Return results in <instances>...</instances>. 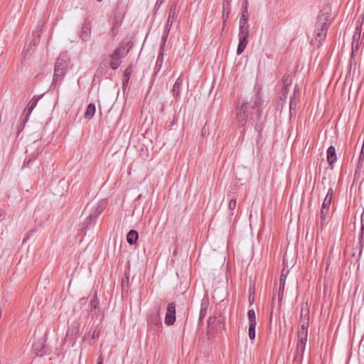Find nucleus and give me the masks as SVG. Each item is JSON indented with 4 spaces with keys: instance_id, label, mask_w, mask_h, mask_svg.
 <instances>
[{
    "instance_id": "nucleus-1",
    "label": "nucleus",
    "mask_w": 364,
    "mask_h": 364,
    "mask_svg": "<svg viewBox=\"0 0 364 364\" xmlns=\"http://www.w3.org/2000/svg\"><path fill=\"white\" fill-rule=\"evenodd\" d=\"M262 104L263 100L259 89L255 90L250 101L244 99L238 100L236 106V119L240 124V127H242L241 131L242 134L245 133V126L248 119L252 118L254 114H257V119L260 117Z\"/></svg>"
},
{
    "instance_id": "nucleus-30",
    "label": "nucleus",
    "mask_w": 364,
    "mask_h": 364,
    "mask_svg": "<svg viewBox=\"0 0 364 364\" xmlns=\"http://www.w3.org/2000/svg\"><path fill=\"white\" fill-rule=\"evenodd\" d=\"M298 341L299 342H307L308 331L299 330L297 333Z\"/></svg>"
},
{
    "instance_id": "nucleus-45",
    "label": "nucleus",
    "mask_w": 364,
    "mask_h": 364,
    "mask_svg": "<svg viewBox=\"0 0 364 364\" xmlns=\"http://www.w3.org/2000/svg\"><path fill=\"white\" fill-rule=\"evenodd\" d=\"M35 160V159H29L28 161H25L23 162V164L22 166V168H24L26 167H29L30 164L33 162Z\"/></svg>"
},
{
    "instance_id": "nucleus-10",
    "label": "nucleus",
    "mask_w": 364,
    "mask_h": 364,
    "mask_svg": "<svg viewBox=\"0 0 364 364\" xmlns=\"http://www.w3.org/2000/svg\"><path fill=\"white\" fill-rule=\"evenodd\" d=\"M70 61L65 55H60L55 62V68L67 71Z\"/></svg>"
},
{
    "instance_id": "nucleus-35",
    "label": "nucleus",
    "mask_w": 364,
    "mask_h": 364,
    "mask_svg": "<svg viewBox=\"0 0 364 364\" xmlns=\"http://www.w3.org/2000/svg\"><path fill=\"white\" fill-rule=\"evenodd\" d=\"M289 91V88H287V87L282 88L281 96H280V100L282 101H285L287 100Z\"/></svg>"
},
{
    "instance_id": "nucleus-39",
    "label": "nucleus",
    "mask_w": 364,
    "mask_h": 364,
    "mask_svg": "<svg viewBox=\"0 0 364 364\" xmlns=\"http://www.w3.org/2000/svg\"><path fill=\"white\" fill-rule=\"evenodd\" d=\"M360 31L355 32L353 36L352 43H359Z\"/></svg>"
},
{
    "instance_id": "nucleus-16",
    "label": "nucleus",
    "mask_w": 364,
    "mask_h": 364,
    "mask_svg": "<svg viewBox=\"0 0 364 364\" xmlns=\"http://www.w3.org/2000/svg\"><path fill=\"white\" fill-rule=\"evenodd\" d=\"M132 73H133V65H129L125 69V70L124 72V74H123V76H122V87H123V89H124L125 87H127L128 85V83H129V79H130V76H131Z\"/></svg>"
},
{
    "instance_id": "nucleus-56",
    "label": "nucleus",
    "mask_w": 364,
    "mask_h": 364,
    "mask_svg": "<svg viewBox=\"0 0 364 364\" xmlns=\"http://www.w3.org/2000/svg\"><path fill=\"white\" fill-rule=\"evenodd\" d=\"M102 362H103V360L101 357H100L98 359H97V364H102Z\"/></svg>"
},
{
    "instance_id": "nucleus-28",
    "label": "nucleus",
    "mask_w": 364,
    "mask_h": 364,
    "mask_svg": "<svg viewBox=\"0 0 364 364\" xmlns=\"http://www.w3.org/2000/svg\"><path fill=\"white\" fill-rule=\"evenodd\" d=\"M98 306H99V301L97 300V294H95L90 301V304H89L90 311H92L93 310H95L96 309L98 308Z\"/></svg>"
},
{
    "instance_id": "nucleus-25",
    "label": "nucleus",
    "mask_w": 364,
    "mask_h": 364,
    "mask_svg": "<svg viewBox=\"0 0 364 364\" xmlns=\"http://www.w3.org/2000/svg\"><path fill=\"white\" fill-rule=\"evenodd\" d=\"M300 319H309V309L307 304L301 305Z\"/></svg>"
},
{
    "instance_id": "nucleus-44",
    "label": "nucleus",
    "mask_w": 364,
    "mask_h": 364,
    "mask_svg": "<svg viewBox=\"0 0 364 364\" xmlns=\"http://www.w3.org/2000/svg\"><path fill=\"white\" fill-rule=\"evenodd\" d=\"M359 48V43H352V53L351 55L353 56L354 53L356 52Z\"/></svg>"
},
{
    "instance_id": "nucleus-4",
    "label": "nucleus",
    "mask_w": 364,
    "mask_h": 364,
    "mask_svg": "<svg viewBox=\"0 0 364 364\" xmlns=\"http://www.w3.org/2000/svg\"><path fill=\"white\" fill-rule=\"evenodd\" d=\"M176 307L175 302L171 301L167 304L164 318V323L166 326H172L176 322Z\"/></svg>"
},
{
    "instance_id": "nucleus-40",
    "label": "nucleus",
    "mask_w": 364,
    "mask_h": 364,
    "mask_svg": "<svg viewBox=\"0 0 364 364\" xmlns=\"http://www.w3.org/2000/svg\"><path fill=\"white\" fill-rule=\"evenodd\" d=\"M331 201L332 198L325 197L322 204V207H323V209L328 207L330 208Z\"/></svg>"
},
{
    "instance_id": "nucleus-8",
    "label": "nucleus",
    "mask_w": 364,
    "mask_h": 364,
    "mask_svg": "<svg viewBox=\"0 0 364 364\" xmlns=\"http://www.w3.org/2000/svg\"><path fill=\"white\" fill-rule=\"evenodd\" d=\"M326 158L330 168L333 169L337 161L336 151L334 146L331 145L328 148Z\"/></svg>"
},
{
    "instance_id": "nucleus-38",
    "label": "nucleus",
    "mask_w": 364,
    "mask_h": 364,
    "mask_svg": "<svg viewBox=\"0 0 364 364\" xmlns=\"http://www.w3.org/2000/svg\"><path fill=\"white\" fill-rule=\"evenodd\" d=\"M122 287L123 290L125 289V287H127V289L129 288V277L126 274L122 278Z\"/></svg>"
},
{
    "instance_id": "nucleus-12",
    "label": "nucleus",
    "mask_w": 364,
    "mask_h": 364,
    "mask_svg": "<svg viewBox=\"0 0 364 364\" xmlns=\"http://www.w3.org/2000/svg\"><path fill=\"white\" fill-rule=\"evenodd\" d=\"M122 25V18L120 16H114L112 21V26L110 30L112 38H114L119 30Z\"/></svg>"
},
{
    "instance_id": "nucleus-14",
    "label": "nucleus",
    "mask_w": 364,
    "mask_h": 364,
    "mask_svg": "<svg viewBox=\"0 0 364 364\" xmlns=\"http://www.w3.org/2000/svg\"><path fill=\"white\" fill-rule=\"evenodd\" d=\"M209 306V299L208 296H204L200 303V310L199 315V322L206 316Z\"/></svg>"
},
{
    "instance_id": "nucleus-33",
    "label": "nucleus",
    "mask_w": 364,
    "mask_h": 364,
    "mask_svg": "<svg viewBox=\"0 0 364 364\" xmlns=\"http://www.w3.org/2000/svg\"><path fill=\"white\" fill-rule=\"evenodd\" d=\"M309 319H300V328L299 330L308 331Z\"/></svg>"
},
{
    "instance_id": "nucleus-32",
    "label": "nucleus",
    "mask_w": 364,
    "mask_h": 364,
    "mask_svg": "<svg viewBox=\"0 0 364 364\" xmlns=\"http://www.w3.org/2000/svg\"><path fill=\"white\" fill-rule=\"evenodd\" d=\"M298 98L296 96L295 93L293 94L292 96L290 97V102H289V109L290 112L294 109H295L297 105Z\"/></svg>"
},
{
    "instance_id": "nucleus-43",
    "label": "nucleus",
    "mask_w": 364,
    "mask_h": 364,
    "mask_svg": "<svg viewBox=\"0 0 364 364\" xmlns=\"http://www.w3.org/2000/svg\"><path fill=\"white\" fill-rule=\"evenodd\" d=\"M99 336H100V330L97 329V327H96L92 332V338L95 339V338H99Z\"/></svg>"
},
{
    "instance_id": "nucleus-2",
    "label": "nucleus",
    "mask_w": 364,
    "mask_h": 364,
    "mask_svg": "<svg viewBox=\"0 0 364 364\" xmlns=\"http://www.w3.org/2000/svg\"><path fill=\"white\" fill-rule=\"evenodd\" d=\"M331 8L325 6L319 11L317 16L314 31V39H312V43L317 47L321 46L322 42L326 38L327 31L331 23Z\"/></svg>"
},
{
    "instance_id": "nucleus-51",
    "label": "nucleus",
    "mask_w": 364,
    "mask_h": 364,
    "mask_svg": "<svg viewBox=\"0 0 364 364\" xmlns=\"http://www.w3.org/2000/svg\"><path fill=\"white\" fill-rule=\"evenodd\" d=\"M360 218H361V231H363V230H364V210L363 211Z\"/></svg>"
},
{
    "instance_id": "nucleus-37",
    "label": "nucleus",
    "mask_w": 364,
    "mask_h": 364,
    "mask_svg": "<svg viewBox=\"0 0 364 364\" xmlns=\"http://www.w3.org/2000/svg\"><path fill=\"white\" fill-rule=\"evenodd\" d=\"M40 99V97H37V96H34L31 100V101L28 102V106L31 107V108L34 109L35 107L36 106L38 100Z\"/></svg>"
},
{
    "instance_id": "nucleus-49",
    "label": "nucleus",
    "mask_w": 364,
    "mask_h": 364,
    "mask_svg": "<svg viewBox=\"0 0 364 364\" xmlns=\"http://www.w3.org/2000/svg\"><path fill=\"white\" fill-rule=\"evenodd\" d=\"M333 194V190L332 188H328L327 194L326 196V198H332Z\"/></svg>"
},
{
    "instance_id": "nucleus-59",
    "label": "nucleus",
    "mask_w": 364,
    "mask_h": 364,
    "mask_svg": "<svg viewBox=\"0 0 364 364\" xmlns=\"http://www.w3.org/2000/svg\"><path fill=\"white\" fill-rule=\"evenodd\" d=\"M98 2H101L102 0H97Z\"/></svg>"
},
{
    "instance_id": "nucleus-50",
    "label": "nucleus",
    "mask_w": 364,
    "mask_h": 364,
    "mask_svg": "<svg viewBox=\"0 0 364 364\" xmlns=\"http://www.w3.org/2000/svg\"><path fill=\"white\" fill-rule=\"evenodd\" d=\"M6 216V213L2 209H0V222L2 221Z\"/></svg>"
},
{
    "instance_id": "nucleus-27",
    "label": "nucleus",
    "mask_w": 364,
    "mask_h": 364,
    "mask_svg": "<svg viewBox=\"0 0 364 364\" xmlns=\"http://www.w3.org/2000/svg\"><path fill=\"white\" fill-rule=\"evenodd\" d=\"M282 87H290L292 80L291 76L289 74H284L282 78Z\"/></svg>"
},
{
    "instance_id": "nucleus-11",
    "label": "nucleus",
    "mask_w": 364,
    "mask_h": 364,
    "mask_svg": "<svg viewBox=\"0 0 364 364\" xmlns=\"http://www.w3.org/2000/svg\"><path fill=\"white\" fill-rule=\"evenodd\" d=\"M102 209L98 210V208L92 213L90 214L87 218L85 219L84 223H85V229L90 228V227L95 223V221L96 218L98 217V215L102 212Z\"/></svg>"
},
{
    "instance_id": "nucleus-9",
    "label": "nucleus",
    "mask_w": 364,
    "mask_h": 364,
    "mask_svg": "<svg viewBox=\"0 0 364 364\" xmlns=\"http://www.w3.org/2000/svg\"><path fill=\"white\" fill-rule=\"evenodd\" d=\"M128 52L129 50H126L125 46L120 44L115 48L110 57L111 58H114L115 60H121L122 58L127 55Z\"/></svg>"
},
{
    "instance_id": "nucleus-29",
    "label": "nucleus",
    "mask_w": 364,
    "mask_h": 364,
    "mask_svg": "<svg viewBox=\"0 0 364 364\" xmlns=\"http://www.w3.org/2000/svg\"><path fill=\"white\" fill-rule=\"evenodd\" d=\"M247 317H248L249 324H250V323L257 324L255 312L253 309H249L247 311Z\"/></svg>"
},
{
    "instance_id": "nucleus-58",
    "label": "nucleus",
    "mask_w": 364,
    "mask_h": 364,
    "mask_svg": "<svg viewBox=\"0 0 364 364\" xmlns=\"http://www.w3.org/2000/svg\"><path fill=\"white\" fill-rule=\"evenodd\" d=\"M161 112H164V105H161Z\"/></svg>"
},
{
    "instance_id": "nucleus-3",
    "label": "nucleus",
    "mask_w": 364,
    "mask_h": 364,
    "mask_svg": "<svg viewBox=\"0 0 364 364\" xmlns=\"http://www.w3.org/2000/svg\"><path fill=\"white\" fill-rule=\"evenodd\" d=\"M146 321L149 331H152L154 333H159L162 331L163 324L161 318L160 307L149 313Z\"/></svg>"
},
{
    "instance_id": "nucleus-42",
    "label": "nucleus",
    "mask_w": 364,
    "mask_h": 364,
    "mask_svg": "<svg viewBox=\"0 0 364 364\" xmlns=\"http://www.w3.org/2000/svg\"><path fill=\"white\" fill-rule=\"evenodd\" d=\"M284 290V289H282V287L279 288L278 300H279V305L281 304V302L282 301Z\"/></svg>"
},
{
    "instance_id": "nucleus-20",
    "label": "nucleus",
    "mask_w": 364,
    "mask_h": 364,
    "mask_svg": "<svg viewBox=\"0 0 364 364\" xmlns=\"http://www.w3.org/2000/svg\"><path fill=\"white\" fill-rule=\"evenodd\" d=\"M248 23V12H247V1L246 0L245 4L242 7L241 16L240 18V23L247 24Z\"/></svg>"
},
{
    "instance_id": "nucleus-55",
    "label": "nucleus",
    "mask_w": 364,
    "mask_h": 364,
    "mask_svg": "<svg viewBox=\"0 0 364 364\" xmlns=\"http://www.w3.org/2000/svg\"><path fill=\"white\" fill-rule=\"evenodd\" d=\"M272 313H273V302L272 303V309H271V312H270V321H272Z\"/></svg>"
},
{
    "instance_id": "nucleus-24",
    "label": "nucleus",
    "mask_w": 364,
    "mask_h": 364,
    "mask_svg": "<svg viewBox=\"0 0 364 364\" xmlns=\"http://www.w3.org/2000/svg\"><path fill=\"white\" fill-rule=\"evenodd\" d=\"M249 24L240 23L238 36L249 37Z\"/></svg>"
},
{
    "instance_id": "nucleus-47",
    "label": "nucleus",
    "mask_w": 364,
    "mask_h": 364,
    "mask_svg": "<svg viewBox=\"0 0 364 364\" xmlns=\"http://www.w3.org/2000/svg\"><path fill=\"white\" fill-rule=\"evenodd\" d=\"M288 273H289V270L285 271V269H284L282 270V272L280 279H284L286 280L287 277V275H288Z\"/></svg>"
},
{
    "instance_id": "nucleus-7",
    "label": "nucleus",
    "mask_w": 364,
    "mask_h": 364,
    "mask_svg": "<svg viewBox=\"0 0 364 364\" xmlns=\"http://www.w3.org/2000/svg\"><path fill=\"white\" fill-rule=\"evenodd\" d=\"M33 348L36 355L41 357L50 353L49 348L46 346L43 341L36 342L33 344Z\"/></svg>"
},
{
    "instance_id": "nucleus-13",
    "label": "nucleus",
    "mask_w": 364,
    "mask_h": 364,
    "mask_svg": "<svg viewBox=\"0 0 364 364\" xmlns=\"http://www.w3.org/2000/svg\"><path fill=\"white\" fill-rule=\"evenodd\" d=\"M66 73V70L55 68L51 86L55 85L57 84H60Z\"/></svg>"
},
{
    "instance_id": "nucleus-36",
    "label": "nucleus",
    "mask_w": 364,
    "mask_h": 364,
    "mask_svg": "<svg viewBox=\"0 0 364 364\" xmlns=\"http://www.w3.org/2000/svg\"><path fill=\"white\" fill-rule=\"evenodd\" d=\"M236 205H237L236 198H230V200H229V203H228V208L231 211H232V210H234L235 209Z\"/></svg>"
},
{
    "instance_id": "nucleus-6",
    "label": "nucleus",
    "mask_w": 364,
    "mask_h": 364,
    "mask_svg": "<svg viewBox=\"0 0 364 364\" xmlns=\"http://www.w3.org/2000/svg\"><path fill=\"white\" fill-rule=\"evenodd\" d=\"M306 343L297 341L294 362L301 363L305 351Z\"/></svg>"
},
{
    "instance_id": "nucleus-5",
    "label": "nucleus",
    "mask_w": 364,
    "mask_h": 364,
    "mask_svg": "<svg viewBox=\"0 0 364 364\" xmlns=\"http://www.w3.org/2000/svg\"><path fill=\"white\" fill-rule=\"evenodd\" d=\"M91 20L89 17H86L82 25L79 36L82 41L87 42L90 40L91 36Z\"/></svg>"
},
{
    "instance_id": "nucleus-17",
    "label": "nucleus",
    "mask_w": 364,
    "mask_h": 364,
    "mask_svg": "<svg viewBox=\"0 0 364 364\" xmlns=\"http://www.w3.org/2000/svg\"><path fill=\"white\" fill-rule=\"evenodd\" d=\"M239 43L237 48V55H241L245 49L248 43V37L247 36H238Z\"/></svg>"
},
{
    "instance_id": "nucleus-48",
    "label": "nucleus",
    "mask_w": 364,
    "mask_h": 364,
    "mask_svg": "<svg viewBox=\"0 0 364 364\" xmlns=\"http://www.w3.org/2000/svg\"><path fill=\"white\" fill-rule=\"evenodd\" d=\"M171 28V26H168V23H166V26H165L163 33L166 34V36H168Z\"/></svg>"
},
{
    "instance_id": "nucleus-15",
    "label": "nucleus",
    "mask_w": 364,
    "mask_h": 364,
    "mask_svg": "<svg viewBox=\"0 0 364 364\" xmlns=\"http://www.w3.org/2000/svg\"><path fill=\"white\" fill-rule=\"evenodd\" d=\"M183 83V80L181 76H179L176 80L172 88V95L174 97L177 98L179 97Z\"/></svg>"
},
{
    "instance_id": "nucleus-52",
    "label": "nucleus",
    "mask_w": 364,
    "mask_h": 364,
    "mask_svg": "<svg viewBox=\"0 0 364 364\" xmlns=\"http://www.w3.org/2000/svg\"><path fill=\"white\" fill-rule=\"evenodd\" d=\"M164 1V0H157L156 3L155 4L154 9H156L159 8Z\"/></svg>"
},
{
    "instance_id": "nucleus-53",
    "label": "nucleus",
    "mask_w": 364,
    "mask_h": 364,
    "mask_svg": "<svg viewBox=\"0 0 364 364\" xmlns=\"http://www.w3.org/2000/svg\"><path fill=\"white\" fill-rule=\"evenodd\" d=\"M286 280L284 279H280L279 280V287H282V289H284Z\"/></svg>"
},
{
    "instance_id": "nucleus-41",
    "label": "nucleus",
    "mask_w": 364,
    "mask_h": 364,
    "mask_svg": "<svg viewBox=\"0 0 364 364\" xmlns=\"http://www.w3.org/2000/svg\"><path fill=\"white\" fill-rule=\"evenodd\" d=\"M33 108H31V107H29L28 105L27 106V107L25 109V112L26 113V117L23 120V124L26 122V121L28 120V118L29 117V115L31 114V112H33Z\"/></svg>"
},
{
    "instance_id": "nucleus-21",
    "label": "nucleus",
    "mask_w": 364,
    "mask_h": 364,
    "mask_svg": "<svg viewBox=\"0 0 364 364\" xmlns=\"http://www.w3.org/2000/svg\"><path fill=\"white\" fill-rule=\"evenodd\" d=\"M329 209L330 208H326L323 209V207H321V225L323 227L328 222L329 218Z\"/></svg>"
},
{
    "instance_id": "nucleus-57",
    "label": "nucleus",
    "mask_w": 364,
    "mask_h": 364,
    "mask_svg": "<svg viewBox=\"0 0 364 364\" xmlns=\"http://www.w3.org/2000/svg\"><path fill=\"white\" fill-rule=\"evenodd\" d=\"M299 88L298 85H296L295 87H294V93L296 94V92H299Z\"/></svg>"
},
{
    "instance_id": "nucleus-18",
    "label": "nucleus",
    "mask_w": 364,
    "mask_h": 364,
    "mask_svg": "<svg viewBox=\"0 0 364 364\" xmlns=\"http://www.w3.org/2000/svg\"><path fill=\"white\" fill-rule=\"evenodd\" d=\"M176 7L177 2L175 1L171 4V8L169 9L168 16L166 21V23H168V26H172L176 14Z\"/></svg>"
},
{
    "instance_id": "nucleus-22",
    "label": "nucleus",
    "mask_w": 364,
    "mask_h": 364,
    "mask_svg": "<svg viewBox=\"0 0 364 364\" xmlns=\"http://www.w3.org/2000/svg\"><path fill=\"white\" fill-rule=\"evenodd\" d=\"M223 18L224 22L226 21V20L228 18V15L230 11V4L229 0H223Z\"/></svg>"
},
{
    "instance_id": "nucleus-26",
    "label": "nucleus",
    "mask_w": 364,
    "mask_h": 364,
    "mask_svg": "<svg viewBox=\"0 0 364 364\" xmlns=\"http://www.w3.org/2000/svg\"><path fill=\"white\" fill-rule=\"evenodd\" d=\"M163 61H164V56L161 55H158L157 59L156 61V64H155V66L154 68L155 74H157L159 72V70H161L162 64H163Z\"/></svg>"
},
{
    "instance_id": "nucleus-34",
    "label": "nucleus",
    "mask_w": 364,
    "mask_h": 364,
    "mask_svg": "<svg viewBox=\"0 0 364 364\" xmlns=\"http://www.w3.org/2000/svg\"><path fill=\"white\" fill-rule=\"evenodd\" d=\"M121 64L120 60H115L114 58H112V60L109 63V65L112 70H117Z\"/></svg>"
},
{
    "instance_id": "nucleus-46",
    "label": "nucleus",
    "mask_w": 364,
    "mask_h": 364,
    "mask_svg": "<svg viewBox=\"0 0 364 364\" xmlns=\"http://www.w3.org/2000/svg\"><path fill=\"white\" fill-rule=\"evenodd\" d=\"M165 43H161V45H160V47H159V54L158 55H161L164 56V50H165Z\"/></svg>"
},
{
    "instance_id": "nucleus-31",
    "label": "nucleus",
    "mask_w": 364,
    "mask_h": 364,
    "mask_svg": "<svg viewBox=\"0 0 364 364\" xmlns=\"http://www.w3.org/2000/svg\"><path fill=\"white\" fill-rule=\"evenodd\" d=\"M257 324H249L248 336L250 340L253 341L255 338L256 333L255 328Z\"/></svg>"
},
{
    "instance_id": "nucleus-19",
    "label": "nucleus",
    "mask_w": 364,
    "mask_h": 364,
    "mask_svg": "<svg viewBox=\"0 0 364 364\" xmlns=\"http://www.w3.org/2000/svg\"><path fill=\"white\" fill-rule=\"evenodd\" d=\"M139 239L138 232L135 230H131L127 235V241L130 245L136 244Z\"/></svg>"
},
{
    "instance_id": "nucleus-54",
    "label": "nucleus",
    "mask_w": 364,
    "mask_h": 364,
    "mask_svg": "<svg viewBox=\"0 0 364 364\" xmlns=\"http://www.w3.org/2000/svg\"><path fill=\"white\" fill-rule=\"evenodd\" d=\"M167 38H168V36H166V34L163 33L162 37H161V43H165L166 44Z\"/></svg>"
},
{
    "instance_id": "nucleus-23",
    "label": "nucleus",
    "mask_w": 364,
    "mask_h": 364,
    "mask_svg": "<svg viewBox=\"0 0 364 364\" xmlns=\"http://www.w3.org/2000/svg\"><path fill=\"white\" fill-rule=\"evenodd\" d=\"M95 105L94 103H90L87 107V109H86V111L84 114V117L86 119H91L95 113Z\"/></svg>"
}]
</instances>
